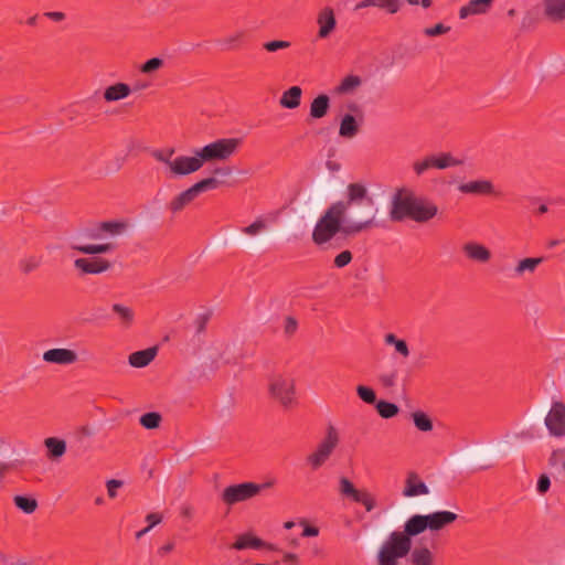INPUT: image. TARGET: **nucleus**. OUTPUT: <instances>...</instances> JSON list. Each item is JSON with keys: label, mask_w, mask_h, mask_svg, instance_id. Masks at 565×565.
I'll return each mask as SVG.
<instances>
[{"label": "nucleus", "mask_w": 565, "mask_h": 565, "mask_svg": "<svg viewBox=\"0 0 565 565\" xmlns=\"http://www.w3.org/2000/svg\"><path fill=\"white\" fill-rule=\"evenodd\" d=\"M341 435L338 428L329 425L326 429L323 438L317 447L307 456L306 462L312 469L321 468L331 457L335 448L339 446Z\"/></svg>", "instance_id": "7"}, {"label": "nucleus", "mask_w": 565, "mask_h": 565, "mask_svg": "<svg viewBox=\"0 0 565 565\" xmlns=\"http://www.w3.org/2000/svg\"><path fill=\"white\" fill-rule=\"evenodd\" d=\"M412 169L417 177H420L428 170L434 169L430 153L415 160L412 164Z\"/></svg>", "instance_id": "39"}, {"label": "nucleus", "mask_w": 565, "mask_h": 565, "mask_svg": "<svg viewBox=\"0 0 565 565\" xmlns=\"http://www.w3.org/2000/svg\"><path fill=\"white\" fill-rule=\"evenodd\" d=\"M408 561L411 565H434L435 564V554L434 552L425 544H418L411 547L408 553Z\"/></svg>", "instance_id": "23"}, {"label": "nucleus", "mask_w": 565, "mask_h": 565, "mask_svg": "<svg viewBox=\"0 0 565 565\" xmlns=\"http://www.w3.org/2000/svg\"><path fill=\"white\" fill-rule=\"evenodd\" d=\"M164 65L161 57H152L140 66V72L146 75H153Z\"/></svg>", "instance_id": "43"}, {"label": "nucleus", "mask_w": 565, "mask_h": 565, "mask_svg": "<svg viewBox=\"0 0 565 565\" xmlns=\"http://www.w3.org/2000/svg\"><path fill=\"white\" fill-rule=\"evenodd\" d=\"M162 417L157 412H149L140 416V425L146 429H156L160 426Z\"/></svg>", "instance_id": "38"}, {"label": "nucleus", "mask_w": 565, "mask_h": 565, "mask_svg": "<svg viewBox=\"0 0 565 565\" xmlns=\"http://www.w3.org/2000/svg\"><path fill=\"white\" fill-rule=\"evenodd\" d=\"M494 0H469L458 10L460 20H467L471 17L486 15L490 12Z\"/></svg>", "instance_id": "16"}, {"label": "nucleus", "mask_w": 565, "mask_h": 565, "mask_svg": "<svg viewBox=\"0 0 565 565\" xmlns=\"http://www.w3.org/2000/svg\"><path fill=\"white\" fill-rule=\"evenodd\" d=\"M46 17L54 21H62L65 18V14L63 12H47Z\"/></svg>", "instance_id": "60"}, {"label": "nucleus", "mask_w": 565, "mask_h": 565, "mask_svg": "<svg viewBox=\"0 0 565 565\" xmlns=\"http://www.w3.org/2000/svg\"><path fill=\"white\" fill-rule=\"evenodd\" d=\"M146 521L149 524V529H152L162 521V516L158 513H150L147 515Z\"/></svg>", "instance_id": "54"}, {"label": "nucleus", "mask_w": 565, "mask_h": 565, "mask_svg": "<svg viewBox=\"0 0 565 565\" xmlns=\"http://www.w3.org/2000/svg\"><path fill=\"white\" fill-rule=\"evenodd\" d=\"M21 267L24 273H30L38 267V263L34 259L24 260L22 262Z\"/></svg>", "instance_id": "56"}, {"label": "nucleus", "mask_w": 565, "mask_h": 565, "mask_svg": "<svg viewBox=\"0 0 565 565\" xmlns=\"http://www.w3.org/2000/svg\"><path fill=\"white\" fill-rule=\"evenodd\" d=\"M375 406L380 416L386 419L396 416L398 413V407L394 403L379 401Z\"/></svg>", "instance_id": "41"}, {"label": "nucleus", "mask_w": 565, "mask_h": 565, "mask_svg": "<svg viewBox=\"0 0 565 565\" xmlns=\"http://www.w3.org/2000/svg\"><path fill=\"white\" fill-rule=\"evenodd\" d=\"M75 268L82 274H100L106 270V260L97 256L77 258L74 262Z\"/></svg>", "instance_id": "22"}, {"label": "nucleus", "mask_w": 565, "mask_h": 565, "mask_svg": "<svg viewBox=\"0 0 565 565\" xmlns=\"http://www.w3.org/2000/svg\"><path fill=\"white\" fill-rule=\"evenodd\" d=\"M344 235V225L337 206L335 201L330 203L317 218L312 232L311 241L316 246H326L338 235Z\"/></svg>", "instance_id": "5"}, {"label": "nucleus", "mask_w": 565, "mask_h": 565, "mask_svg": "<svg viewBox=\"0 0 565 565\" xmlns=\"http://www.w3.org/2000/svg\"><path fill=\"white\" fill-rule=\"evenodd\" d=\"M43 360L46 363L68 365L77 361V354L71 349H50L43 353Z\"/></svg>", "instance_id": "20"}, {"label": "nucleus", "mask_w": 565, "mask_h": 565, "mask_svg": "<svg viewBox=\"0 0 565 565\" xmlns=\"http://www.w3.org/2000/svg\"><path fill=\"white\" fill-rule=\"evenodd\" d=\"M216 185L217 181L214 178L202 179L201 181L194 183L186 190L175 195L170 202V210L174 213L181 211L185 205L191 203L199 194H201L204 191L214 189L216 188Z\"/></svg>", "instance_id": "12"}, {"label": "nucleus", "mask_w": 565, "mask_h": 565, "mask_svg": "<svg viewBox=\"0 0 565 565\" xmlns=\"http://www.w3.org/2000/svg\"><path fill=\"white\" fill-rule=\"evenodd\" d=\"M265 487H267V484H258L255 482L231 484L224 488L221 499L227 505L238 504L257 497Z\"/></svg>", "instance_id": "10"}, {"label": "nucleus", "mask_w": 565, "mask_h": 565, "mask_svg": "<svg viewBox=\"0 0 565 565\" xmlns=\"http://www.w3.org/2000/svg\"><path fill=\"white\" fill-rule=\"evenodd\" d=\"M547 465L556 477L565 478V446L551 451Z\"/></svg>", "instance_id": "28"}, {"label": "nucleus", "mask_w": 565, "mask_h": 565, "mask_svg": "<svg viewBox=\"0 0 565 565\" xmlns=\"http://www.w3.org/2000/svg\"><path fill=\"white\" fill-rule=\"evenodd\" d=\"M302 524H303V532H302L303 536H307V537L318 536V534H319L318 527L308 525L306 523H302Z\"/></svg>", "instance_id": "55"}, {"label": "nucleus", "mask_w": 565, "mask_h": 565, "mask_svg": "<svg viewBox=\"0 0 565 565\" xmlns=\"http://www.w3.org/2000/svg\"><path fill=\"white\" fill-rule=\"evenodd\" d=\"M239 39V34L228 35L223 40V43L227 49H232Z\"/></svg>", "instance_id": "57"}, {"label": "nucleus", "mask_w": 565, "mask_h": 565, "mask_svg": "<svg viewBox=\"0 0 565 565\" xmlns=\"http://www.w3.org/2000/svg\"><path fill=\"white\" fill-rule=\"evenodd\" d=\"M263 46L267 52L274 53L279 50L288 49L290 46V42L284 40H273L264 43Z\"/></svg>", "instance_id": "47"}, {"label": "nucleus", "mask_w": 565, "mask_h": 565, "mask_svg": "<svg viewBox=\"0 0 565 565\" xmlns=\"http://www.w3.org/2000/svg\"><path fill=\"white\" fill-rule=\"evenodd\" d=\"M131 93V88L125 83H116L108 86V102L125 99Z\"/></svg>", "instance_id": "36"}, {"label": "nucleus", "mask_w": 565, "mask_h": 565, "mask_svg": "<svg viewBox=\"0 0 565 565\" xmlns=\"http://www.w3.org/2000/svg\"><path fill=\"white\" fill-rule=\"evenodd\" d=\"M458 191L462 194L492 195L495 193V188L491 180L481 178L459 184Z\"/></svg>", "instance_id": "17"}, {"label": "nucleus", "mask_w": 565, "mask_h": 565, "mask_svg": "<svg viewBox=\"0 0 565 565\" xmlns=\"http://www.w3.org/2000/svg\"><path fill=\"white\" fill-rule=\"evenodd\" d=\"M543 14L552 22L565 21V0H543Z\"/></svg>", "instance_id": "24"}, {"label": "nucleus", "mask_w": 565, "mask_h": 565, "mask_svg": "<svg viewBox=\"0 0 565 565\" xmlns=\"http://www.w3.org/2000/svg\"><path fill=\"white\" fill-rule=\"evenodd\" d=\"M14 504L23 512L31 514L38 508V501L33 498L17 495L14 497Z\"/></svg>", "instance_id": "40"}, {"label": "nucleus", "mask_w": 565, "mask_h": 565, "mask_svg": "<svg viewBox=\"0 0 565 565\" xmlns=\"http://www.w3.org/2000/svg\"><path fill=\"white\" fill-rule=\"evenodd\" d=\"M352 260V253L350 250H343L334 257V265L338 268L345 267Z\"/></svg>", "instance_id": "49"}, {"label": "nucleus", "mask_w": 565, "mask_h": 565, "mask_svg": "<svg viewBox=\"0 0 565 565\" xmlns=\"http://www.w3.org/2000/svg\"><path fill=\"white\" fill-rule=\"evenodd\" d=\"M338 492L342 499L362 504L367 512L373 511L377 505L375 497L369 490L356 488L345 476L338 479Z\"/></svg>", "instance_id": "9"}, {"label": "nucleus", "mask_w": 565, "mask_h": 565, "mask_svg": "<svg viewBox=\"0 0 565 565\" xmlns=\"http://www.w3.org/2000/svg\"><path fill=\"white\" fill-rule=\"evenodd\" d=\"M318 38L327 39L337 29V19L334 10L330 7L321 9L317 15Z\"/></svg>", "instance_id": "18"}, {"label": "nucleus", "mask_w": 565, "mask_h": 565, "mask_svg": "<svg viewBox=\"0 0 565 565\" xmlns=\"http://www.w3.org/2000/svg\"><path fill=\"white\" fill-rule=\"evenodd\" d=\"M401 6V0H380V9L386 10L391 14L398 12Z\"/></svg>", "instance_id": "48"}, {"label": "nucleus", "mask_w": 565, "mask_h": 565, "mask_svg": "<svg viewBox=\"0 0 565 565\" xmlns=\"http://www.w3.org/2000/svg\"><path fill=\"white\" fill-rule=\"evenodd\" d=\"M412 419L415 427L420 431L427 433L433 429V422L430 417L422 411L414 412L412 414Z\"/></svg>", "instance_id": "37"}, {"label": "nucleus", "mask_w": 565, "mask_h": 565, "mask_svg": "<svg viewBox=\"0 0 565 565\" xmlns=\"http://www.w3.org/2000/svg\"><path fill=\"white\" fill-rule=\"evenodd\" d=\"M47 452L46 457L52 460H58L66 452V441L57 437H47L43 441Z\"/></svg>", "instance_id": "30"}, {"label": "nucleus", "mask_w": 565, "mask_h": 565, "mask_svg": "<svg viewBox=\"0 0 565 565\" xmlns=\"http://www.w3.org/2000/svg\"><path fill=\"white\" fill-rule=\"evenodd\" d=\"M95 433H96L95 427L89 426V425L84 426V427H82V429H81V434H82L84 437H92V436H94V435H95Z\"/></svg>", "instance_id": "58"}, {"label": "nucleus", "mask_w": 565, "mask_h": 565, "mask_svg": "<svg viewBox=\"0 0 565 565\" xmlns=\"http://www.w3.org/2000/svg\"><path fill=\"white\" fill-rule=\"evenodd\" d=\"M541 257H526L520 259L514 267V275L523 277L525 274H533L536 268L542 264Z\"/></svg>", "instance_id": "34"}, {"label": "nucleus", "mask_w": 565, "mask_h": 565, "mask_svg": "<svg viewBox=\"0 0 565 565\" xmlns=\"http://www.w3.org/2000/svg\"><path fill=\"white\" fill-rule=\"evenodd\" d=\"M384 343L393 349V356L399 360H407L411 355L408 343L396 337L394 333H386L384 335Z\"/></svg>", "instance_id": "25"}, {"label": "nucleus", "mask_w": 565, "mask_h": 565, "mask_svg": "<svg viewBox=\"0 0 565 565\" xmlns=\"http://www.w3.org/2000/svg\"><path fill=\"white\" fill-rule=\"evenodd\" d=\"M364 124L362 109L351 103L348 105V111L343 113L339 119L338 135L342 139L351 140L355 138Z\"/></svg>", "instance_id": "11"}, {"label": "nucleus", "mask_w": 565, "mask_h": 565, "mask_svg": "<svg viewBox=\"0 0 565 565\" xmlns=\"http://www.w3.org/2000/svg\"><path fill=\"white\" fill-rule=\"evenodd\" d=\"M269 217L267 215H259L254 218V221L241 228V232L247 237H257L258 235L265 233L269 228Z\"/></svg>", "instance_id": "33"}, {"label": "nucleus", "mask_w": 565, "mask_h": 565, "mask_svg": "<svg viewBox=\"0 0 565 565\" xmlns=\"http://www.w3.org/2000/svg\"><path fill=\"white\" fill-rule=\"evenodd\" d=\"M363 78L356 74H347L343 76L333 92L338 96H352L355 95L363 85Z\"/></svg>", "instance_id": "21"}, {"label": "nucleus", "mask_w": 565, "mask_h": 565, "mask_svg": "<svg viewBox=\"0 0 565 565\" xmlns=\"http://www.w3.org/2000/svg\"><path fill=\"white\" fill-rule=\"evenodd\" d=\"M284 329L287 334L295 333L297 329V321L292 317H287L285 319Z\"/></svg>", "instance_id": "52"}, {"label": "nucleus", "mask_w": 565, "mask_h": 565, "mask_svg": "<svg viewBox=\"0 0 565 565\" xmlns=\"http://www.w3.org/2000/svg\"><path fill=\"white\" fill-rule=\"evenodd\" d=\"M130 230L131 223L128 218H115L108 221V238L127 235Z\"/></svg>", "instance_id": "35"}, {"label": "nucleus", "mask_w": 565, "mask_h": 565, "mask_svg": "<svg viewBox=\"0 0 565 565\" xmlns=\"http://www.w3.org/2000/svg\"><path fill=\"white\" fill-rule=\"evenodd\" d=\"M545 426L551 436L565 437V405L562 402H553L545 419Z\"/></svg>", "instance_id": "14"}, {"label": "nucleus", "mask_w": 565, "mask_h": 565, "mask_svg": "<svg viewBox=\"0 0 565 565\" xmlns=\"http://www.w3.org/2000/svg\"><path fill=\"white\" fill-rule=\"evenodd\" d=\"M430 490L428 486L415 472H409L405 479L402 494L404 498L411 499L422 495H428Z\"/></svg>", "instance_id": "19"}, {"label": "nucleus", "mask_w": 565, "mask_h": 565, "mask_svg": "<svg viewBox=\"0 0 565 565\" xmlns=\"http://www.w3.org/2000/svg\"><path fill=\"white\" fill-rule=\"evenodd\" d=\"M551 488V479L546 473H542L539 477L537 483H536V491L540 494H545Z\"/></svg>", "instance_id": "50"}, {"label": "nucleus", "mask_w": 565, "mask_h": 565, "mask_svg": "<svg viewBox=\"0 0 565 565\" xmlns=\"http://www.w3.org/2000/svg\"><path fill=\"white\" fill-rule=\"evenodd\" d=\"M284 559L286 562H289V563H297L298 562V556L294 553H286L284 555Z\"/></svg>", "instance_id": "61"}, {"label": "nucleus", "mask_w": 565, "mask_h": 565, "mask_svg": "<svg viewBox=\"0 0 565 565\" xmlns=\"http://www.w3.org/2000/svg\"><path fill=\"white\" fill-rule=\"evenodd\" d=\"M74 250H77L83 254H87L90 256H95L96 254H102L106 252V244H82V245H72Z\"/></svg>", "instance_id": "42"}, {"label": "nucleus", "mask_w": 565, "mask_h": 565, "mask_svg": "<svg viewBox=\"0 0 565 565\" xmlns=\"http://www.w3.org/2000/svg\"><path fill=\"white\" fill-rule=\"evenodd\" d=\"M9 565H31V563L25 559H18Z\"/></svg>", "instance_id": "64"}, {"label": "nucleus", "mask_w": 565, "mask_h": 565, "mask_svg": "<svg viewBox=\"0 0 565 565\" xmlns=\"http://www.w3.org/2000/svg\"><path fill=\"white\" fill-rule=\"evenodd\" d=\"M157 352L154 347L136 351L129 355L128 362L132 367H145L154 360Z\"/></svg>", "instance_id": "31"}, {"label": "nucleus", "mask_w": 565, "mask_h": 565, "mask_svg": "<svg viewBox=\"0 0 565 565\" xmlns=\"http://www.w3.org/2000/svg\"><path fill=\"white\" fill-rule=\"evenodd\" d=\"M457 514L448 510L427 514L411 515L403 525V531H393L380 545L376 553L377 565H398L399 559L408 555L412 540L429 531L438 533L457 520Z\"/></svg>", "instance_id": "1"}, {"label": "nucleus", "mask_w": 565, "mask_h": 565, "mask_svg": "<svg viewBox=\"0 0 565 565\" xmlns=\"http://www.w3.org/2000/svg\"><path fill=\"white\" fill-rule=\"evenodd\" d=\"M433 168L438 170H446L463 164V160L455 157L451 152H437L430 153Z\"/></svg>", "instance_id": "26"}, {"label": "nucleus", "mask_w": 565, "mask_h": 565, "mask_svg": "<svg viewBox=\"0 0 565 565\" xmlns=\"http://www.w3.org/2000/svg\"><path fill=\"white\" fill-rule=\"evenodd\" d=\"M241 143L239 138H220L200 147L204 164L206 162L230 160L237 152Z\"/></svg>", "instance_id": "8"}, {"label": "nucleus", "mask_w": 565, "mask_h": 565, "mask_svg": "<svg viewBox=\"0 0 565 565\" xmlns=\"http://www.w3.org/2000/svg\"><path fill=\"white\" fill-rule=\"evenodd\" d=\"M108 319L115 330L127 331L136 321V312L130 305L115 301L110 306Z\"/></svg>", "instance_id": "13"}, {"label": "nucleus", "mask_w": 565, "mask_h": 565, "mask_svg": "<svg viewBox=\"0 0 565 565\" xmlns=\"http://www.w3.org/2000/svg\"><path fill=\"white\" fill-rule=\"evenodd\" d=\"M330 109V98L326 94H320L310 103L309 115L312 119L323 118Z\"/></svg>", "instance_id": "32"}, {"label": "nucleus", "mask_w": 565, "mask_h": 565, "mask_svg": "<svg viewBox=\"0 0 565 565\" xmlns=\"http://www.w3.org/2000/svg\"><path fill=\"white\" fill-rule=\"evenodd\" d=\"M127 484L126 479H109L108 480V499L120 497L121 491Z\"/></svg>", "instance_id": "44"}, {"label": "nucleus", "mask_w": 565, "mask_h": 565, "mask_svg": "<svg viewBox=\"0 0 565 565\" xmlns=\"http://www.w3.org/2000/svg\"><path fill=\"white\" fill-rule=\"evenodd\" d=\"M380 382L384 387H392L396 383V375L394 373L381 374Z\"/></svg>", "instance_id": "51"}, {"label": "nucleus", "mask_w": 565, "mask_h": 565, "mask_svg": "<svg viewBox=\"0 0 565 565\" xmlns=\"http://www.w3.org/2000/svg\"><path fill=\"white\" fill-rule=\"evenodd\" d=\"M151 156L158 163L162 164L164 173L170 178L193 174L204 166L200 148H193L190 153L175 156L173 147H164L152 150Z\"/></svg>", "instance_id": "4"}, {"label": "nucleus", "mask_w": 565, "mask_h": 565, "mask_svg": "<svg viewBox=\"0 0 565 565\" xmlns=\"http://www.w3.org/2000/svg\"><path fill=\"white\" fill-rule=\"evenodd\" d=\"M232 548L235 551L245 550H267L275 551L276 547L271 543L265 542L253 532H244L236 536Z\"/></svg>", "instance_id": "15"}, {"label": "nucleus", "mask_w": 565, "mask_h": 565, "mask_svg": "<svg viewBox=\"0 0 565 565\" xmlns=\"http://www.w3.org/2000/svg\"><path fill=\"white\" fill-rule=\"evenodd\" d=\"M267 392L284 408H290L297 403L296 379L289 373L270 374L267 379Z\"/></svg>", "instance_id": "6"}, {"label": "nucleus", "mask_w": 565, "mask_h": 565, "mask_svg": "<svg viewBox=\"0 0 565 565\" xmlns=\"http://www.w3.org/2000/svg\"><path fill=\"white\" fill-rule=\"evenodd\" d=\"M465 255L475 262L487 263L491 258V252L480 243L469 242L463 246Z\"/></svg>", "instance_id": "27"}, {"label": "nucleus", "mask_w": 565, "mask_h": 565, "mask_svg": "<svg viewBox=\"0 0 565 565\" xmlns=\"http://www.w3.org/2000/svg\"><path fill=\"white\" fill-rule=\"evenodd\" d=\"M356 394L364 403H367V404L376 403V394L372 387H369L365 385H358Z\"/></svg>", "instance_id": "45"}, {"label": "nucleus", "mask_w": 565, "mask_h": 565, "mask_svg": "<svg viewBox=\"0 0 565 565\" xmlns=\"http://www.w3.org/2000/svg\"><path fill=\"white\" fill-rule=\"evenodd\" d=\"M433 4V1L431 0H420V6L424 8V9H428L430 8Z\"/></svg>", "instance_id": "63"}, {"label": "nucleus", "mask_w": 565, "mask_h": 565, "mask_svg": "<svg viewBox=\"0 0 565 565\" xmlns=\"http://www.w3.org/2000/svg\"><path fill=\"white\" fill-rule=\"evenodd\" d=\"M301 96L302 89L299 86H291L281 94L279 105L285 109H296L301 104Z\"/></svg>", "instance_id": "29"}, {"label": "nucleus", "mask_w": 565, "mask_h": 565, "mask_svg": "<svg viewBox=\"0 0 565 565\" xmlns=\"http://www.w3.org/2000/svg\"><path fill=\"white\" fill-rule=\"evenodd\" d=\"M173 548H174V543H172V542H168V543H166L164 545H162V546L160 547L159 553H160L161 555H166V554H168V553L172 552V551H173Z\"/></svg>", "instance_id": "59"}, {"label": "nucleus", "mask_w": 565, "mask_h": 565, "mask_svg": "<svg viewBox=\"0 0 565 565\" xmlns=\"http://www.w3.org/2000/svg\"><path fill=\"white\" fill-rule=\"evenodd\" d=\"M451 28L449 25H445L444 23H437L433 26L425 28L423 33L427 38H436L439 35L447 34Z\"/></svg>", "instance_id": "46"}, {"label": "nucleus", "mask_w": 565, "mask_h": 565, "mask_svg": "<svg viewBox=\"0 0 565 565\" xmlns=\"http://www.w3.org/2000/svg\"><path fill=\"white\" fill-rule=\"evenodd\" d=\"M210 318V313H204L203 316H200L198 319H196V323L199 324V329H201L203 327V324L205 323V321Z\"/></svg>", "instance_id": "62"}, {"label": "nucleus", "mask_w": 565, "mask_h": 565, "mask_svg": "<svg viewBox=\"0 0 565 565\" xmlns=\"http://www.w3.org/2000/svg\"><path fill=\"white\" fill-rule=\"evenodd\" d=\"M335 203L344 225V236H356L377 226L379 210L364 182L348 183L343 198Z\"/></svg>", "instance_id": "2"}, {"label": "nucleus", "mask_w": 565, "mask_h": 565, "mask_svg": "<svg viewBox=\"0 0 565 565\" xmlns=\"http://www.w3.org/2000/svg\"><path fill=\"white\" fill-rule=\"evenodd\" d=\"M369 7H377L380 8V0H361L355 4V10L365 9Z\"/></svg>", "instance_id": "53"}, {"label": "nucleus", "mask_w": 565, "mask_h": 565, "mask_svg": "<svg viewBox=\"0 0 565 565\" xmlns=\"http://www.w3.org/2000/svg\"><path fill=\"white\" fill-rule=\"evenodd\" d=\"M439 215V207L431 200L419 196L407 186L397 188L390 198L388 217L392 222L412 220L427 223Z\"/></svg>", "instance_id": "3"}]
</instances>
